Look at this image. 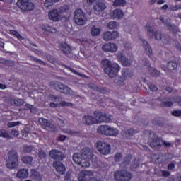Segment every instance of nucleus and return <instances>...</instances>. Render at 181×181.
<instances>
[{"label": "nucleus", "mask_w": 181, "mask_h": 181, "mask_svg": "<svg viewBox=\"0 0 181 181\" xmlns=\"http://www.w3.org/2000/svg\"><path fill=\"white\" fill-rule=\"evenodd\" d=\"M91 156H93L91 149L88 147H85L82 149L81 153H75L72 158L74 162L77 165H80L82 168H89Z\"/></svg>", "instance_id": "f257e3e1"}, {"label": "nucleus", "mask_w": 181, "mask_h": 181, "mask_svg": "<svg viewBox=\"0 0 181 181\" xmlns=\"http://www.w3.org/2000/svg\"><path fill=\"white\" fill-rule=\"evenodd\" d=\"M102 67L103 69L104 73L107 74L110 78H114L117 77L119 70H121V66L117 63H113L110 61V59H104L102 61Z\"/></svg>", "instance_id": "f03ea898"}, {"label": "nucleus", "mask_w": 181, "mask_h": 181, "mask_svg": "<svg viewBox=\"0 0 181 181\" xmlns=\"http://www.w3.org/2000/svg\"><path fill=\"white\" fill-rule=\"evenodd\" d=\"M69 10L70 6L64 4V6L59 7V9L54 8L51 10L48 13V18L50 19V21H53V22H59L62 18V13H67Z\"/></svg>", "instance_id": "7ed1b4c3"}, {"label": "nucleus", "mask_w": 181, "mask_h": 181, "mask_svg": "<svg viewBox=\"0 0 181 181\" xmlns=\"http://www.w3.org/2000/svg\"><path fill=\"white\" fill-rule=\"evenodd\" d=\"M8 159L6 160V168L8 169H16L19 165V156L18 152L15 150H11L8 152Z\"/></svg>", "instance_id": "20e7f679"}, {"label": "nucleus", "mask_w": 181, "mask_h": 181, "mask_svg": "<svg viewBox=\"0 0 181 181\" xmlns=\"http://www.w3.org/2000/svg\"><path fill=\"white\" fill-rule=\"evenodd\" d=\"M98 132L105 136L117 137L119 135V130L110 125H100L98 127Z\"/></svg>", "instance_id": "39448f33"}, {"label": "nucleus", "mask_w": 181, "mask_h": 181, "mask_svg": "<svg viewBox=\"0 0 181 181\" xmlns=\"http://www.w3.org/2000/svg\"><path fill=\"white\" fill-rule=\"evenodd\" d=\"M147 33L149 35V33L151 35L152 37H155L156 40H163V43H165V45H169L170 43V37L169 35H166L165 37V39H163V37H162V33L159 30H157L153 33V28L152 26L149 25V23H147L146 25Z\"/></svg>", "instance_id": "423d86ee"}, {"label": "nucleus", "mask_w": 181, "mask_h": 181, "mask_svg": "<svg viewBox=\"0 0 181 181\" xmlns=\"http://www.w3.org/2000/svg\"><path fill=\"white\" fill-rule=\"evenodd\" d=\"M114 179L116 181H131L132 173L125 170H118L114 173Z\"/></svg>", "instance_id": "0eeeda50"}, {"label": "nucleus", "mask_w": 181, "mask_h": 181, "mask_svg": "<svg viewBox=\"0 0 181 181\" xmlns=\"http://www.w3.org/2000/svg\"><path fill=\"white\" fill-rule=\"evenodd\" d=\"M74 20L76 25L81 26L87 23V18L86 13L81 8H78L74 12Z\"/></svg>", "instance_id": "6e6552de"}, {"label": "nucleus", "mask_w": 181, "mask_h": 181, "mask_svg": "<svg viewBox=\"0 0 181 181\" xmlns=\"http://www.w3.org/2000/svg\"><path fill=\"white\" fill-rule=\"evenodd\" d=\"M94 117L97 118L100 122L109 123L111 122L112 115L108 112H104L103 110H95L93 113Z\"/></svg>", "instance_id": "1a4fd4ad"}, {"label": "nucleus", "mask_w": 181, "mask_h": 181, "mask_svg": "<svg viewBox=\"0 0 181 181\" xmlns=\"http://www.w3.org/2000/svg\"><path fill=\"white\" fill-rule=\"evenodd\" d=\"M90 176H94V171L84 170L79 173L78 180V181H101L100 180L97 179V177H90ZM87 177H88L89 178H88Z\"/></svg>", "instance_id": "9d476101"}, {"label": "nucleus", "mask_w": 181, "mask_h": 181, "mask_svg": "<svg viewBox=\"0 0 181 181\" xmlns=\"http://www.w3.org/2000/svg\"><path fill=\"white\" fill-rule=\"evenodd\" d=\"M134 76V73L129 71L127 69H123L122 70V76L120 77H118V78L115 80V83L117 84V86H119L120 87H122V86H125V80L128 77H132Z\"/></svg>", "instance_id": "9b49d317"}, {"label": "nucleus", "mask_w": 181, "mask_h": 181, "mask_svg": "<svg viewBox=\"0 0 181 181\" xmlns=\"http://www.w3.org/2000/svg\"><path fill=\"white\" fill-rule=\"evenodd\" d=\"M38 121L43 129H47V131H50V132H57V127L49 119L40 118Z\"/></svg>", "instance_id": "f8f14e48"}, {"label": "nucleus", "mask_w": 181, "mask_h": 181, "mask_svg": "<svg viewBox=\"0 0 181 181\" xmlns=\"http://www.w3.org/2000/svg\"><path fill=\"white\" fill-rule=\"evenodd\" d=\"M96 148L102 155H108L111 152V146L108 143L103 141H98L96 143Z\"/></svg>", "instance_id": "ddd939ff"}, {"label": "nucleus", "mask_w": 181, "mask_h": 181, "mask_svg": "<svg viewBox=\"0 0 181 181\" xmlns=\"http://www.w3.org/2000/svg\"><path fill=\"white\" fill-rule=\"evenodd\" d=\"M17 5L24 12H30L35 9V4L29 2V0H18Z\"/></svg>", "instance_id": "4468645a"}, {"label": "nucleus", "mask_w": 181, "mask_h": 181, "mask_svg": "<svg viewBox=\"0 0 181 181\" xmlns=\"http://www.w3.org/2000/svg\"><path fill=\"white\" fill-rule=\"evenodd\" d=\"M49 156L52 158V159H54L55 162H62V160L66 158L64 153L57 149L51 150L49 151Z\"/></svg>", "instance_id": "2eb2a0df"}, {"label": "nucleus", "mask_w": 181, "mask_h": 181, "mask_svg": "<svg viewBox=\"0 0 181 181\" xmlns=\"http://www.w3.org/2000/svg\"><path fill=\"white\" fill-rule=\"evenodd\" d=\"M153 135L155 138L150 142L151 148H152V149H160L162 145H163V140L162 138L156 136V133L153 132Z\"/></svg>", "instance_id": "dca6fc26"}, {"label": "nucleus", "mask_w": 181, "mask_h": 181, "mask_svg": "<svg viewBox=\"0 0 181 181\" xmlns=\"http://www.w3.org/2000/svg\"><path fill=\"white\" fill-rule=\"evenodd\" d=\"M5 103L10 104V105H13L14 107H21V105L25 104V100L23 99L13 98L8 96L5 98Z\"/></svg>", "instance_id": "f3484780"}, {"label": "nucleus", "mask_w": 181, "mask_h": 181, "mask_svg": "<svg viewBox=\"0 0 181 181\" xmlns=\"http://www.w3.org/2000/svg\"><path fill=\"white\" fill-rule=\"evenodd\" d=\"M55 90L59 91V93H62V94H73V90L70 88L69 86L62 83L61 82H58L55 86Z\"/></svg>", "instance_id": "a211bd4d"}, {"label": "nucleus", "mask_w": 181, "mask_h": 181, "mask_svg": "<svg viewBox=\"0 0 181 181\" xmlns=\"http://www.w3.org/2000/svg\"><path fill=\"white\" fill-rule=\"evenodd\" d=\"M102 50L105 53H115L118 50V47L115 43L107 42L102 46Z\"/></svg>", "instance_id": "6ab92c4d"}, {"label": "nucleus", "mask_w": 181, "mask_h": 181, "mask_svg": "<svg viewBox=\"0 0 181 181\" xmlns=\"http://www.w3.org/2000/svg\"><path fill=\"white\" fill-rule=\"evenodd\" d=\"M119 36L118 31H107L103 33V40L105 42H110V40H115Z\"/></svg>", "instance_id": "aec40b11"}, {"label": "nucleus", "mask_w": 181, "mask_h": 181, "mask_svg": "<svg viewBox=\"0 0 181 181\" xmlns=\"http://www.w3.org/2000/svg\"><path fill=\"white\" fill-rule=\"evenodd\" d=\"M144 66H147V67H148V72L151 77H159L160 76V71L151 66V63H149L148 59H145Z\"/></svg>", "instance_id": "412c9836"}, {"label": "nucleus", "mask_w": 181, "mask_h": 181, "mask_svg": "<svg viewBox=\"0 0 181 181\" xmlns=\"http://www.w3.org/2000/svg\"><path fill=\"white\" fill-rule=\"evenodd\" d=\"M52 166L59 175H64V173H66V166H64L63 163L60 161H54Z\"/></svg>", "instance_id": "4be33fe9"}, {"label": "nucleus", "mask_w": 181, "mask_h": 181, "mask_svg": "<svg viewBox=\"0 0 181 181\" xmlns=\"http://www.w3.org/2000/svg\"><path fill=\"white\" fill-rule=\"evenodd\" d=\"M82 121L83 124H86V125H94V124L97 123V119L94 117V116H91L90 115H85Z\"/></svg>", "instance_id": "5701e85b"}, {"label": "nucleus", "mask_w": 181, "mask_h": 181, "mask_svg": "<svg viewBox=\"0 0 181 181\" xmlns=\"http://www.w3.org/2000/svg\"><path fill=\"white\" fill-rule=\"evenodd\" d=\"M117 59L119 62H121L122 66H124L126 67H129L131 66V61L125 57V55L122 53H119L117 54Z\"/></svg>", "instance_id": "b1692460"}, {"label": "nucleus", "mask_w": 181, "mask_h": 181, "mask_svg": "<svg viewBox=\"0 0 181 181\" xmlns=\"http://www.w3.org/2000/svg\"><path fill=\"white\" fill-rule=\"evenodd\" d=\"M59 47L64 54H70L71 53V47L66 42H61Z\"/></svg>", "instance_id": "393cba45"}, {"label": "nucleus", "mask_w": 181, "mask_h": 181, "mask_svg": "<svg viewBox=\"0 0 181 181\" xmlns=\"http://www.w3.org/2000/svg\"><path fill=\"white\" fill-rule=\"evenodd\" d=\"M112 19H122L124 18V11L122 9H115L110 15Z\"/></svg>", "instance_id": "a878e982"}, {"label": "nucleus", "mask_w": 181, "mask_h": 181, "mask_svg": "<svg viewBox=\"0 0 181 181\" xmlns=\"http://www.w3.org/2000/svg\"><path fill=\"white\" fill-rule=\"evenodd\" d=\"M143 42V49H144L147 55H148V57L150 59H152V54H153V51H152V47H151V45L146 41V40H142Z\"/></svg>", "instance_id": "bb28decb"}, {"label": "nucleus", "mask_w": 181, "mask_h": 181, "mask_svg": "<svg viewBox=\"0 0 181 181\" xmlns=\"http://www.w3.org/2000/svg\"><path fill=\"white\" fill-rule=\"evenodd\" d=\"M59 105L61 107H73V103L66 101H62L59 103H55L54 102H51L49 103V107H51V108H57Z\"/></svg>", "instance_id": "cd10ccee"}, {"label": "nucleus", "mask_w": 181, "mask_h": 181, "mask_svg": "<svg viewBox=\"0 0 181 181\" xmlns=\"http://www.w3.org/2000/svg\"><path fill=\"white\" fill-rule=\"evenodd\" d=\"M89 88L93 90V91H98V93H101V94H107V88L99 87L94 83H90L88 85Z\"/></svg>", "instance_id": "c85d7f7f"}, {"label": "nucleus", "mask_w": 181, "mask_h": 181, "mask_svg": "<svg viewBox=\"0 0 181 181\" xmlns=\"http://www.w3.org/2000/svg\"><path fill=\"white\" fill-rule=\"evenodd\" d=\"M29 176V170L25 168L20 169L17 172V177L18 179H26Z\"/></svg>", "instance_id": "c756f323"}, {"label": "nucleus", "mask_w": 181, "mask_h": 181, "mask_svg": "<svg viewBox=\"0 0 181 181\" xmlns=\"http://www.w3.org/2000/svg\"><path fill=\"white\" fill-rule=\"evenodd\" d=\"M93 9L96 12H103V11L107 9V5H105V3L99 2L93 6Z\"/></svg>", "instance_id": "7c9ffc66"}, {"label": "nucleus", "mask_w": 181, "mask_h": 181, "mask_svg": "<svg viewBox=\"0 0 181 181\" xmlns=\"http://www.w3.org/2000/svg\"><path fill=\"white\" fill-rule=\"evenodd\" d=\"M158 101H160V103H161L160 105L161 107H172L173 105V102L172 101H166L165 102V100H166V97L164 98H158Z\"/></svg>", "instance_id": "2f4dec72"}, {"label": "nucleus", "mask_w": 181, "mask_h": 181, "mask_svg": "<svg viewBox=\"0 0 181 181\" xmlns=\"http://www.w3.org/2000/svg\"><path fill=\"white\" fill-rule=\"evenodd\" d=\"M42 29L45 32H49V33H56L57 32L56 28L49 26L48 24L42 25Z\"/></svg>", "instance_id": "473e14b6"}, {"label": "nucleus", "mask_w": 181, "mask_h": 181, "mask_svg": "<svg viewBox=\"0 0 181 181\" xmlns=\"http://www.w3.org/2000/svg\"><path fill=\"white\" fill-rule=\"evenodd\" d=\"M152 124L153 125H158V127H163L165 119L163 117H156L152 120Z\"/></svg>", "instance_id": "72a5a7b5"}, {"label": "nucleus", "mask_w": 181, "mask_h": 181, "mask_svg": "<svg viewBox=\"0 0 181 181\" xmlns=\"http://www.w3.org/2000/svg\"><path fill=\"white\" fill-rule=\"evenodd\" d=\"M167 69L170 71H175L177 69V63L173 61L168 62L167 64Z\"/></svg>", "instance_id": "f704fd0d"}, {"label": "nucleus", "mask_w": 181, "mask_h": 181, "mask_svg": "<svg viewBox=\"0 0 181 181\" xmlns=\"http://www.w3.org/2000/svg\"><path fill=\"white\" fill-rule=\"evenodd\" d=\"M132 159V155L127 154L123 159L122 165H123L124 168H125V166H128V165H129V163H131Z\"/></svg>", "instance_id": "c9c22d12"}, {"label": "nucleus", "mask_w": 181, "mask_h": 181, "mask_svg": "<svg viewBox=\"0 0 181 181\" xmlns=\"http://www.w3.org/2000/svg\"><path fill=\"white\" fill-rule=\"evenodd\" d=\"M8 33L12 36H14V37H16L17 39H18V40H23V37L17 30H9Z\"/></svg>", "instance_id": "e433bc0d"}, {"label": "nucleus", "mask_w": 181, "mask_h": 181, "mask_svg": "<svg viewBox=\"0 0 181 181\" xmlns=\"http://www.w3.org/2000/svg\"><path fill=\"white\" fill-rule=\"evenodd\" d=\"M60 1L62 0H45L44 6L48 9L50 6H53L54 4H56V2H60Z\"/></svg>", "instance_id": "4c0bfd02"}, {"label": "nucleus", "mask_w": 181, "mask_h": 181, "mask_svg": "<svg viewBox=\"0 0 181 181\" xmlns=\"http://www.w3.org/2000/svg\"><path fill=\"white\" fill-rule=\"evenodd\" d=\"M21 161L25 165H30L31 162H33V158L29 156H25L21 158Z\"/></svg>", "instance_id": "58836bf2"}, {"label": "nucleus", "mask_w": 181, "mask_h": 181, "mask_svg": "<svg viewBox=\"0 0 181 181\" xmlns=\"http://www.w3.org/2000/svg\"><path fill=\"white\" fill-rule=\"evenodd\" d=\"M0 138H6V139H11L12 137L8 133L6 129H0Z\"/></svg>", "instance_id": "ea45409f"}, {"label": "nucleus", "mask_w": 181, "mask_h": 181, "mask_svg": "<svg viewBox=\"0 0 181 181\" xmlns=\"http://www.w3.org/2000/svg\"><path fill=\"white\" fill-rule=\"evenodd\" d=\"M100 33H101V29L97 28V27H95V25H93L91 28L90 34L93 36H98L100 35Z\"/></svg>", "instance_id": "a19ab883"}, {"label": "nucleus", "mask_w": 181, "mask_h": 181, "mask_svg": "<svg viewBox=\"0 0 181 181\" xmlns=\"http://www.w3.org/2000/svg\"><path fill=\"white\" fill-rule=\"evenodd\" d=\"M127 5V1L125 0H115L113 2V6H125Z\"/></svg>", "instance_id": "79ce46f5"}, {"label": "nucleus", "mask_w": 181, "mask_h": 181, "mask_svg": "<svg viewBox=\"0 0 181 181\" xmlns=\"http://www.w3.org/2000/svg\"><path fill=\"white\" fill-rule=\"evenodd\" d=\"M166 26H167L168 30L173 32V33H177V27H176V25H173L170 23H166Z\"/></svg>", "instance_id": "37998d69"}, {"label": "nucleus", "mask_w": 181, "mask_h": 181, "mask_svg": "<svg viewBox=\"0 0 181 181\" xmlns=\"http://www.w3.org/2000/svg\"><path fill=\"white\" fill-rule=\"evenodd\" d=\"M33 151V146L30 145H25L23 146V153H30Z\"/></svg>", "instance_id": "c03bdc74"}, {"label": "nucleus", "mask_w": 181, "mask_h": 181, "mask_svg": "<svg viewBox=\"0 0 181 181\" xmlns=\"http://www.w3.org/2000/svg\"><path fill=\"white\" fill-rule=\"evenodd\" d=\"M107 28L109 29H117V28H118V23L116 21H110L107 23Z\"/></svg>", "instance_id": "a18cd8bd"}, {"label": "nucleus", "mask_w": 181, "mask_h": 181, "mask_svg": "<svg viewBox=\"0 0 181 181\" xmlns=\"http://www.w3.org/2000/svg\"><path fill=\"white\" fill-rule=\"evenodd\" d=\"M147 86L149 90H151V91H153V92L158 91V87L155 84L152 83L151 82L147 83Z\"/></svg>", "instance_id": "49530a36"}, {"label": "nucleus", "mask_w": 181, "mask_h": 181, "mask_svg": "<svg viewBox=\"0 0 181 181\" xmlns=\"http://www.w3.org/2000/svg\"><path fill=\"white\" fill-rule=\"evenodd\" d=\"M37 155L40 159H46V156H47V155L46 154V152H45V151L43 150H39Z\"/></svg>", "instance_id": "de8ad7c7"}, {"label": "nucleus", "mask_w": 181, "mask_h": 181, "mask_svg": "<svg viewBox=\"0 0 181 181\" xmlns=\"http://www.w3.org/2000/svg\"><path fill=\"white\" fill-rule=\"evenodd\" d=\"M121 159H122V153L121 152L116 153L114 156L115 162H119Z\"/></svg>", "instance_id": "09e8293b"}, {"label": "nucleus", "mask_w": 181, "mask_h": 181, "mask_svg": "<svg viewBox=\"0 0 181 181\" xmlns=\"http://www.w3.org/2000/svg\"><path fill=\"white\" fill-rule=\"evenodd\" d=\"M160 172L161 175H160L159 176L161 177H169V176H170V172H169L168 170H161Z\"/></svg>", "instance_id": "8fccbe9b"}, {"label": "nucleus", "mask_w": 181, "mask_h": 181, "mask_svg": "<svg viewBox=\"0 0 181 181\" xmlns=\"http://www.w3.org/2000/svg\"><path fill=\"white\" fill-rule=\"evenodd\" d=\"M169 11H172L173 12H175L176 11H179V9H181V6H178V5H173V4H170L169 8H168Z\"/></svg>", "instance_id": "3c124183"}, {"label": "nucleus", "mask_w": 181, "mask_h": 181, "mask_svg": "<svg viewBox=\"0 0 181 181\" xmlns=\"http://www.w3.org/2000/svg\"><path fill=\"white\" fill-rule=\"evenodd\" d=\"M106 103H109V104L107 105L109 107H115V105H117V101L111 98H107Z\"/></svg>", "instance_id": "603ef678"}, {"label": "nucleus", "mask_w": 181, "mask_h": 181, "mask_svg": "<svg viewBox=\"0 0 181 181\" xmlns=\"http://www.w3.org/2000/svg\"><path fill=\"white\" fill-rule=\"evenodd\" d=\"M127 132L131 136H133V135H135V134H138V131L134 129L133 128L127 129Z\"/></svg>", "instance_id": "864d4df0"}, {"label": "nucleus", "mask_w": 181, "mask_h": 181, "mask_svg": "<svg viewBox=\"0 0 181 181\" xmlns=\"http://www.w3.org/2000/svg\"><path fill=\"white\" fill-rule=\"evenodd\" d=\"M19 122H8L7 124L8 128H13V127H16L18 125H19Z\"/></svg>", "instance_id": "5fc2aeb1"}, {"label": "nucleus", "mask_w": 181, "mask_h": 181, "mask_svg": "<svg viewBox=\"0 0 181 181\" xmlns=\"http://www.w3.org/2000/svg\"><path fill=\"white\" fill-rule=\"evenodd\" d=\"M66 138H67L66 136L61 134L57 138V141L58 142H64V141H66Z\"/></svg>", "instance_id": "6e6d98bb"}, {"label": "nucleus", "mask_w": 181, "mask_h": 181, "mask_svg": "<svg viewBox=\"0 0 181 181\" xmlns=\"http://www.w3.org/2000/svg\"><path fill=\"white\" fill-rule=\"evenodd\" d=\"M66 69H67V70H69V71H71L74 74H76V76H80V73L77 72V71H76V69H74L70 66H66Z\"/></svg>", "instance_id": "4d7b16f0"}, {"label": "nucleus", "mask_w": 181, "mask_h": 181, "mask_svg": "<svg viewBox=\"0 0 181 181\" xmlns=\"http://www.w3.org/2000/svg\"><path fill=\"white\" fill-rule=\"evenodd\" d=\"M49 100L51 101H60V97L59 96H56V95H49Z\"/></svg>", "instance_id": "13d9d810"}, {"label": "nucleus", "mask_w": 181, "mask_h": 181, "mask_svg": "<svg viewBox=\"0 0 181 181\" xmlns=\"http://www.w3.org/2000/svg\"><path fill=\"white\" fill-rule=\"evenodd\" d=\"M34 62L36 63H38V64H40L41 66H46V62L37 59V58H34L33 59Z\"/></svg>", "instance_id": "bf43d9fd"}, {"label": "nucleus", "mask_w": 181, "mask_h": 181, "mask_svg": "<svg viewBox=\"0 0 181 181\" xmlns=\"http://www.w3.org/2000/svg\"><path fill=\"white\" fill-rule=\"evenodd\" d=\"M172 115L173 117H180L181 115V110H174L172 112Z\"/></svg>", "instance_id": "052dcab7"}, {"label": "nucleus", "mask_w": 181, "mask_h": 181, "mask_svg": "<svg viewBox=\"0 0 181 181\" xmlns=\"http://www.w3.org/2000/svg\"><path fill=\"white\" fill-rule=\"evenodd\" d=\"M174 101H175V103L178 104V105L181 106V96H175L174 98Z\"/></svg>", "instance_id": "680f3d73"}, {"label": "nucleus", "mask_w": 181, "mask_h": 181, "mask_svg": "<svg viewBox=\"0 0 181 181\" xmlns=\"http://www.w3.org/2000/svg\"><path fill=\"white\" fill-rule=\"evenodd\" d=\"M175 163H170L168 165L167 169L168 170H173V169H175Z\"/></svg>", "instance_id": "e2e57ef3"}, {"label": "nucleus", "mask_w": 181, "mask_h": 181, "mask_svg": "<svg viewBox=\"0 0 181 181\" xmlns=\"http://www.w3.org/2000/svg\"><path fill=\"white\" fill-rule=\"evenodd\" d=\"M11 135L13 136H19V132L15 129H13L11 130Z\"/></svg>", "instance_id": "0e129e2a"}, {"label": "nucleus", "mask_w": 181, "mask_h": 181, "mask_svg": "<svg viewBox=\"0 0 181 181\" xmlns=\"http://www.w3.org/2000/svg\"><path fill=\"white\" fill-rule=\"evenodd\" d=\"M163 145L165 148H170V146H172V143L163 141Z\"/></svg>", "instance_id": "69168bd1"}, {"label": "nucleus", "mask_w": 181, "mask_h": 181, "mask_svg": "<svg viewBox=\"0 0 181 181\" xmlns=\"http://www.w3.org/2000/svg\"><path fill=\"white\" fill-rule=\"evenodd\" d=\"M165 91H168V93H173V88L170 86H167L165 88Z\"/></svg>", "instance_id": "338daca9"}, {"label": "nucleus", "mask_w": 181, "mask_h": 181, "mask_svg": "<svg viewBox=\"0 0 181 181\" xmlns=\"http://www.w3.org/2000/svg\"><path fill=\"white\" fill-rule=\"evenodd\" d=\"M134 168H138V166H139V160L134 159Z\"/></svg>", "instance_id": "774afa93"}]
</instances>
